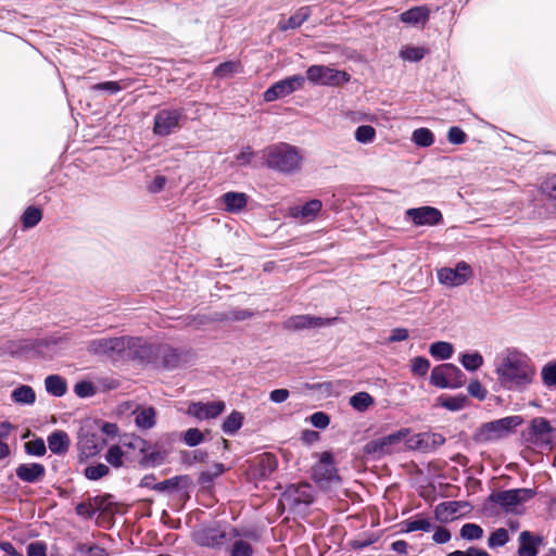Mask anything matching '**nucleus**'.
I'll return each mask as SVG.
<instances>
[{"label": "nucleus", "mask_w": 556, "mask_h": 556, "mask_svg": "<svg viewBox=\"0 0 556 556\" xmlns=\"http://www.w3.org/2000/svg\"><path fill=\"white\" fill-rule=\"evenodd\" d=\"M495 374L504 390L523 392L533 382L535 367L525 353L507 349L505 356L496 364Z\"/></svg>", "instance_id": "1"}, {"label": "nucleus", "mask_w": 556, "mask_h": 556, "mask_svg": "<svg viewBox=\"0 0 556 556\" xmlns=\"http://www.w3.org/2000/svg\"><path fill=\"white\" fill-rule=\"evenodd\" d=\"M267 168L283 175H293L301 169L302 155L296 147L279 142L266 147L263 151Z\"/></svg>", "instance_id": "2"}, {"label": "nucleus", "mask_w": 556, "mask_h": 556, "mask_svg": "<svg viewBox=\"0 0 556 556\" xmlns=\"http://www.w3.org/2000/svg\"><path fill=\"white\" fill-rule=\"evenodd\" d=\"M108 441L101 437V431L96 422L86 421L77 434V450L80 462H86L98 456L106 446Z\"/></svg>", "instance_id": "3"}, {"label": "nucleus", "mask_w": 556, "mask_h": 556, "mask_svg": "<svg viewBox=\"0 0 556 556\" xmlns=\"http://www.w3.org/2000/svg\"><path fill=\"white\" fill-rule=\"evenodd\" d=\"M523 422L519 415L507 416L493 421L482 424L473 434L477 443H488L500 440Z\"/></svg>", "instance_id": "4"}, {"label": "nucleus", "mask_w": 556, "mask_h": 556, "mask_svg": "<svg viewBox=\"0 0 556 556\" xmlns=\"http://www.w3.org/2000/svg\"><path fill=\"white\" fill-rule=\"evenodd\" d=\"M536 495L534 489L519 488L492 492L488 502L498 505L506 514H520L518 507Z\"/></svg>", "instance_id": "5"}, {"label": "nucleus", "mask_w": 556, "mask_h": 556, "mask_svg": "<svg viewBox=\"0 0 556 556\" xmlns=\"http://www.w3.org/2000/svg\"><path fill=\"white\" fill-rule=\"evenodd\" d=\"M125 339L126 336L93 339L88 342L87 351L97 357L118 363L125 361Z\"/></svg>", "instance_id": "6"}, {"label": "nucleus", "mask_w": 556, "mask_h": 556, "mask_svg": "<svg viewBox=\"0 0 556 556\" xmlns=\"http://www.w3.org/2000/svg\"><path fill=\"white\" fill-rule=\"evenodd\" d=\"M554 431L548 419L545 417H534L529 426L522 430L521 439L525 443L541 448H552L553 440L551 433Z\"/></svg>", "instance_id": "7"}, {"label": "nucleus", "mask_w": 556, "mask_h": 556, "mask_svg": "<svg viewBox=\"0 0 556 556\" xmlns=\"http://www.w3.org/2000/svg\"><path fill=\"white\" fill-rule=\"evenodd\" d=\"M429 381L440 389H458L466 383V375L452 363H444L431 370Z\"/></svg>", "instance_id": "8"}, {"label": "nucleus", "mask_w": 556, "mask_h": 556, "mask_svg": "<svg viewBox=\"0 0 556 556\" xmlns=\"http://www.w3.org/2000/svg\"><path fill=\"white\" fill-rule=\"evenodd\" d=\"M408 434V428H401L391 434L371 440L364 445V453L372 458L390 455L396 451L399 444L406 440Z\"/></svg>", "instance_id": "9"}, {"label": "nucleus", "mask_w": 556, "mask_h": 556, "mask_svg": "<svg viewBox=\"0 0 556 556\" xmlns=\"http://www.w3.org/2000/svg\"><path fill=\"white\" fill-rule=\"evenodd\" d=\"M313 85L339 87L349 83L351 75L326 65H311L306 70V77Z\"/></svg>", "instance_id": "10"}, {"label": "nucleus", "mask_w": 556, "mask_h": 556, "mask_svg": "<svg viewBox=\"0 0 556 556\" xmlns=\"http://www.w3.org/2000/svg\"><path fill=\"white\" fill-rule=\"evenodd\" d=\"M156 344L148 343L139 337L126 336L125 361H136L141 365H152L155 362Z\"/></svg>", "instance_id": "11"}, {"label": "nucleus", "mask_w": 556, "mask_h": 556, "mask_svg": "<svg viewBox=\"0 0 556 556\" xmlns=\"http://www.w3.org/2000/svg\"><path fill=\"white\" fill-rule=\"evenodd\" d=\"M304 84L305 77L302 75L288 76L267 88L263 93V99L265 102H274L286 98L294 91L302 89Z\"/></svg>", "instance_id": "12"}, {"label": "nucleus", "mask_w": 556, "mask_h": 556, "mask_svg": "<svg viewBox=\"0 0 556 556\" xmlns=\"http://www.w3.org/2000/svg\"><path fill=\"white\" fill-rule=\"evenodd\" d=\"M54 343H55L54 340H50L47 338H40V339L22 338V339L9 340L5 343L4 350L11 356H24L29 353L39 354L42 352L43 349H47L51 344H54Z\"/></svg>", "instance_id": "13"}, {"label": "nucleus", "mask_w": 556, "mask_h": 556, "mask_svg": "<svg viewBox=\"0 0 556 556\" xmlns=\"http://www.w3.org/2000/svg\"><path fill=\"white\" fill-rule=\"evenodd\" d=\"M182 109H163L154 115L153 132L160 137H167L179 128L184 117Z\"/></svg>", "instance_id": "14"}, {"label": "nucleus", "mask_w": 556, "mask_h": 556, "mask_svg": "<svg viewBox=\"0 0 556 556\" xmlns=\"http://www.w3.org/2000/svg\"><path fill=\"white\" fill-rule=\"evenodd\" d=\"M186 362V354L182 350L173 348L166 343L156 344L155 362L153 367L165 370L179 368Z\"/></svg>", "instance_id": "15"}, {"label": "nucleus", "mask_w": 556, "mask_h": 556, "mask_svg": "<svg viewBox=\"0 0 556 556\" xmlns=\"http://www.w3.org/2000/svg\"><path fill=\"white\" fill-rule=\"evenodd\" d=\"M337 317L324 318L313 315H294L286 319L282 324V327L289 331H301L332 326L337 323Z\"/></svg>", "instance_id": "16"}, {"label": "nucleus", "mask_w": 556, "mask_h": 556, "mask_svg": "<svg viewBox=\"0 0 556 556\" xmlns=\"http://www.w3.org/2000/svg\"><path fill=\"white\" fill-rule=\"evenodd\" d=\"M471 276L472 269L465 261L458 262L454 268L442 267L437 273L439 282L448 287L462 286L466 283Z\"/></svg>", "instance_id": "17"}, {"label": "nucleus", "mask_w": 556, "mask_h": 556, "mask_svg": "<svg viewBox=\"0 0 556 556\" xmlns=\"http://www.w3.org/2000/svg\"><path fill=\"white\" fill-rule=\"evenodd\" d=\"M445 438L441 433L420 432L410 438H406L405 445L408 450L431 453L445 443Z\"/></svg>", "instance_id": "18"}, {"label": "nucleus", "mask_w": 556, "mask_h": 556, "mask_svg": "<svg viewBox=\"0 0 556 556\" xmlns=\"http://www.w3.org/2000/svg\"><path fill=\"white\" fill-rule=\"evenodd\" d=\"M405 214L415 226H437L443 223L441 211L433 206L408 208Z\"/></svg>", "instance_id": "19"}, {"label": "nucleus", "mask_w": 556, "mask_h": 556, "mask_svg": "<svg viewBox=\"0 0 556 556\" xmlns=\"http://www.w3.org/2000/svg\"><path fill=\"white\" fill-rule=\"evenodd\" d=\"M313 477L317 482H333L340 480L331 452L321 453L319 462L313 467Z\"/></svg>", "instance_id": "20"}, {"label": "nucleus", "mask_w": 556, "mask_h": 556, "mask_svg": "<svg viewBox=\"0 0 556 556\" xmlns=\"http://www.w3.org/2000/svg\"><path fill=\"white\" fill-rule=\"evenodd\" d=\"M225 407L223 401L192 402L188 406L187 413L199 420H206L218 417L225 410Z\"/></svg>", "instance_id": "21"}, {"label": "nucleus", "mask_w": 556, "mask_h": 556, "mask_svg": "<svg viewBox=\"0 0 556 556\" xmlns=\"http://www.w3.org/2000/svg\"><path fill=\"white\" fill-rule=\"evenodd\" d=\"M18 480L26 483H38L46 476V467L40 463H23L15 468Z\"/></svg>", "instance_id": "22"}, {"label": "nucleus", "mask_w": 556, "mask_h": 556, "mask_svg": "<svg viewBox=\"0 0 556 556\" xmlns=\"http://www.w3.org/2000/svg\"><path fill=\"white\" fill-rule=\"evenodd\" d=\"M226 533L216 528H203L194 532V542L204 547L216 548L223 545Z\"/></svg>", "instance_id": "23"}, {"label": "nucleus", "mask_w": 556, "mask_h": 556, "mask_svg": "<svg viewBox=\"0 0 556 556\" xmlns=\"http://www.w3.org/2000/svg\"><path fill=\"white\" fill-rule=\"evenodd\" d=\"M323 203L318 199H313L305 202L303 205H295L289 208V215L292 218L301 219L303 222L314 220L321 211Z\"/></svg>", "instance_id": "24"}, {"label": "nucleus", "mask_w": 556, "mask_h": 556, "mask_svg": "<svg viewBox=\"0 0 556 556\" xmlns=\"http://www.w3.org/2000/svg\"><path fill=\"white\" fill-rule=\"evenodd\" d=\"M518 542V556H536L543 538L526 530L519 534Z\"/></svg>", "instance_id": "25"}, {"label": "nucleus", "mask_w": 556, "mask_h": 556, "mask_svg": "<svg viewBox=\"0 0 556 556\" xmlns=\"http://www.w3.org/2000/svg\"><path fill=\"white\" fill-rule=\"evenodd\" d=\"M467 505V502L462 501L442 502L434 507V518L441 523H446L455 519L460 507Z\"/></svg>", "instance_id": "26"}, {"label": "nucleus", "mask_w": 556, "mask_h": 556, "mask_svg": "<svg viewBox=\"0 0 556 556\" xmlns=\"http://www.w3.org/2000/svg\"><path fill=\"white\" fill-rule=\"evenodd\" d=\"M48 448L55 455H64L68 452L71 440L63 430H55L47 438Z\"/></svg>", "instance_id": "27"}, {"label": "nucleus", "mask_w": 556, "mask_h": 556, "mask_svg": "<svg viewBox=\"0 0 556 556\" xmlns=\"http://www.w3.org/2000/svg\"><path fill=\"white\" fill-rule=\"evenodd\" d=\"M312 15L311 7H301L288 18L280 20L278 23V28L281 31H287L290 29H295L300 27L303 23H305L309 16Z\"/></svg>", "instance_id": "28"}, {"label": "nucleus", "mask_w": 556, "mask_h": 556, "mask_svg": "<svg viewBox=\"0 0 556 556\" xmlns=\"http://www.w3.org/2000/svg\"><path fill=\"white\" fill-rule=\"evenodd\" d=\"M430 16V10L426 5L414 7L409 10L404 11L400 15L401 22L408 25L425 24L428 22Z\"/></svg>", "instance_id": "29"}, {"label": "nucleus", "mask_w": 556, "mask_h": 556, "mask_svg": "<svg viewBox=\"0 0 556 556\" xmlns=\"http://www.w3.org/2000/svg\"><path fill=\"white\" fill-rule=\"evenodd\" d=\"M225 210L229 213H239L248 203V195L243 192L229 191L222 197Z\"/></svg>", "instance_id": "30"}, {"label": "nucleus", "mask_w": 556, "mask_h": 556, "mask_svg": "<svg viewBox=\"0 0 556 556\" xmlns=\"http://www.w3.org/2000/svg\"><path fill=\"white\" fill-rule=\"evenodd\" d=\"M142 457L139 460V464L143 468H154L161 466L166 458V451L160 448L157 445L154 448H150L147 452L141 453Z\"/></svg>", "instance_id": "31"}, {"label": "nucleus", "mask_w": 556, "mask_h": 556, "mask_svg": "<svg viewBox=\"0 0 556 556\" xmlns=\"http://www.w3.org/2000/svg\"><path fill=\"white\" fill-rule=\"evenodd\" d=\"M45 388L49 394L55 397L63 396L67 391L66 380L60 375H49L45 379Z\"/></svg>", "instance_id": "32"}, {"label": "nucleus", "mask_w": 556, "mask_h": 556, "mask_svg": "<svg viewBox=\"0 0 556 556\" xmlns=\"http://www.w3.org/2000/svg\"><path fill=\"white\" fill-rule=\"evenodd\" d=\"M254 312L250 309L243 308H233L227 312L215 313L213 320L215 321H243L245 319L252 318L254 316Z\"/></svg>", "instance_id": "33"}, {"label": "nucleus", "mask_w": 556, "mask_h": 556, "mask_svg": "<svg viewBox=\"0 0 556 556\" xmlns=\"http://www.w3.org/2000/svg\"><path fill=\"white\" fill-rule=\"evenodd\" d=\"M11 399L15 404L33 405L36 401V393L30 386L22 384L12 391Z\"/></svg>", "instance_id": "34"}, {"label": "nucleus", "mask_w": 556, "mask_h": 556, "mask_svg": "<svg viewBox=\"0 0 556 556\" xmlns=\"http://www.w3.org/2000/svg\"><path fill=\"white\" fill-rule=\"evenodd\" d=\"M257 471L262 478L269 477L278 467L277 457L270 453H264L257 458Z\"/></svg>", "instance_id": "35"}, {"label": "nucleus", "mask_w": 556, "mask_h": 556, "mask_svg": "<svg viewBox=\"0 0 556 556\" xmlns=\"http://www.w3.org/2000/svg\"><path fill=\"white\" fill-rule=\"evenodd\" d=\"M156 410L154 407L149 406L135 415V425L143 430L151 429L155 426Z\"/></svg>", "instance_id": "36"}, {"label": "nucleus", "mask_w": 556, "mask_h": 556, "mask_svg": "<svg viewBox=\"0 0 556 556\" xmlns=\"http://www.w3.org/2000/svg\"><path fill=\"white\" fill-rule=\"evenodd\" d=\"M430 355L439 361H446L453 356V344L446 341H435L429 346Z\"/></svg>", "instance_id": "37"}, {"label": "nucleus", "mask_w": 556, "mask_h": 556, "mask_svg": "<svg viewBox=\"0 0 556 556\" xmlns=\"http://www.w3.org/2000/svg\"><path fill=\"white\" fill-rule=\"evenodd\" d=\"M244 416L242 413L232 410L230 415L226 417L222 425V430L227 435L236 434L243 425Z\"/></svg>", "instance_id": "38"}, {"label": "nucleus", "mask_w": 556, "mask_h": 556, "mask_svg": "<svg viewBox=\"0 0 556 556\" xmlns=\"http://www.w3.org/2000/svg\"><path fill=\"white\" fill-rule=\"evenodd\" d=\"M467 396L465 394L457 395H441L438 401L439 404L451 412H458L463 409L467 403Z\"/></svg>", "instance_id": "39"}, {"label": "nucleus", "mask_w": 556, "mask_h": 556, "mask_svg": "<svg viewBox=\"0 0 556 556\" xmlns=\"http://www.w3.org/2000/svg\"><path fill=\"white\" fill-rule=\"evenodd\" d=\"M540 192L556 211V174L547 177L540 186Z\"/></svg>", "instance_id": "40"}, {"label": "nucleus", "mask_w": 556, "mask_h": 556, "mask_svg": "<svg viewBox=\"0 0 556 556\" xmlns=\"http://www.w3.org/2000/svg\"><path fill=\"white\" fill-rule=\"evenodd\" d=\"M374 404V397L367 392H357L350 397V405L357 412H366Z\"/></svg>", "instance_id": "41"}, {"label": "nucleus", "mask_w": 556, "mask_h": 556, "mask_svg": "<svg viewBox=\"0 0 556 556\" xmlns=\"http://www.w3.org/2000/svg\"><path fill=\"white\" fill-rule=\"evenodd\" d=\"M412 141L421 148H428L434 142V135L429 128H417L413 131Z\"/></svg>", "instance_id": "42"}, {"label": "nucleus", "mask_w": 556, "mask_h": 556, "mask_svg": "<svg viewBox=\"0 0 556 556\" xmlns=\"http://www.w3.org/2000/svg\"><path fill=\"white\" fill-rule=\"evenodd\" d=\"M459 362L468 371H476L483 365V356L479 352L463 353Z\"/></svg>", "instance_id": "43"}, {"label": "nucleus", "mask_w": 556, "mask_h": 556, "mask_svg": "<svg viewBox=\"0 0 556 556\" xmlns=\"http://www.w3.org/2000/svg\"><path fill=\"white\" fill-rule=\"evenodd\" d=\"M42 212L39 207L28 206L22 215V224L25 229L33 228L39 224Z\"/></svg>", "instance_id": "44"}, {"label": "nucleus", "mask_w": 556, "mask_h": 556, "mask_svg": "<svg viewBox=\"0 0 556 556\" xmlns=\"http://www.w3.org/2000/svg\"><path fill=\"white\" fill-rule=\"evenodd\" d=\"M24 451L28 456L42 457L47 453V445L42 438L36 437L24 444Z\"/></svg>", "instance_id": "45"}, {"label": "nucleus", "mask_w": 556, "mask_h": 556, "mask_svg": "<svg viewBox=\"0 0 556 556\" xmlns=\"http://www.w3.org/2000/svg\"><path fill=\"white\" fill-rule=\"evenodd\" d=\"M459 536L466 541H477L483 536V529L480 525L468 522L462 526Z\"/></svg>", "instance_id": "46"}, {"label": "nucleus", "mask_w": 556, "mask_h": 556, "mask_svg": "<svg viewBox=\"0 0 556 556\" xmlns=\"http://www.w3.org/2000/svg\"><path fill=\"white\" fill-rule=\"evenodd\" d=\"M509 542V533L505 528H497L488 539V547L491 549L503 547Z\"/></svg>", "instance_id": "47"}, {"label": "nucleus", "mask_w": 556, "mask_h": 556, "mask_svg": "<svg viewBox=\"0 0 556 556\" xmlns=\"http://www.w3.org/2000/svg\"><path fill=\"white\" fill-rule=\"evenodd\" d=\"M427 50L422 47L406 46L400 51V56L404 61L419 62L425 58Z\"/></svg>", "instance_id": "48"}, {"label": "nucleus", "mask_w": 556, "mask_h": 556, "mask_svg": "<svg viewBox=\"0 0 556 556\" xmlns=\"http://www.w3.org/2000/svg\"><path fill=\"white\" fill-rule=\"evenodd\" d=\"M226 467L222 463H216L211 469L204 470L199 476V482L201 484H211L217 477L224 473Z\"/></svg>", "instance_id": "49"}, {"label": "nucleus", "mask_w": 556, "mask_h": 556, "mask_svg": "<svg viewBox=\"0 0 556 556\" xmlns=\"http://www.w3.org/2000/svg\"><path fill=\"white\" fill-rule=\"evenodd\" d=\"M240 63L236 61H226L220 63L214 70V76L217 78H228L239 72Z\"/></svg>", "instance_id": "50"}, {"label": "nucleus", "mask_w": 556, "mask_h": 556, "mask_svg": "<svg viewBox=\"0 0 556 556\" xmlns=\"http://www.w3.org/2000/svg\"><path fill=\"white\" fill-rule=\"evenodd\" d=\"M110 468L102 464L98 463L96 465L87 466L84 470V475L88 480L97 481L109 475Z\"/></svg>", "instance_id": "51"}, {"label": "nucleus", "mask_w": 556, "mask_h": 556, "mask_svg": "<svg viewBox=\"0 0 556 556\" xmlns=\"http://www.w3.org/2000/svg\"><path fill=\"white\" fill-rule=\"evenodd\" d=\"M354 137L359 143H371L376 138V129L371 125H361L356 128Z\"/></svg>", "instance_id": "52"}, {"label": "nucleus", "mask_w": 556, "mask_h": 556, "mask_svg": "<svg viewBox=\"0 0 556 556\" xmlns=\"http://www.w3.org/2000/svg\"><path fill=\"white\" fill-rule=\"evenodd\" d=\"M124 452L122 447L117 444H114L109 447L105 454V460L114 468H121L124 465Z\"/></svg>", "instance_id": "53"}, {"label": "nucleus", "mask_w": 556, "mask_h": 556, "mask_svg": "<svg viewBox=\"0 0 556 556\" xmlns=\"http://www.w3.org/2000/svg\"><path fill=\"white\" fill-rule=\"evenodd\" d=\"M186 477L182 476H175L169 479L163 480L161 482H157L155 484V491L160 493H172L179 489L180 481L185 479Z\"/></svg>", "instance_id": "54"}, {"label": "nucleus", "mask_w": 556, "mask_h": 556, "mask_svg": "<svg viewBox=\"0 0 556 556\" xmlns=\"http://www.w3.org/2000/svg\"><path fill=\"white\" fill-rule=\"evenodd\" d=\"M430 369V362L424 356H416L410 361V371L413 375L424 377Z\"/></svg>", "instance_id": "55"}, {"label": "nucleus", "mask_w": 556, "mask_h": 556, "mask_svg": "<svg viewBox=\"0 0 556 556\" xmlns=\"http://www.w3.org/2000/svg\"><path fill=\"white\" fill-rule=\"evenodd\" d=\"M74 392L78 397L86 399L93 396L97 390L91 381L81 380L75 384Z\"/></svg>", "instance_id": "56"}, {"label": "nucleus", "mask_w": 556, "mask_h": 556, "mask_svg": "<svg viewBox=\"0 0 556 556\" xmlns=\"http://www.w3.org/2000/svg\"><path fill=\"white\" fill-rule=\"evenodd\" d=\"M378 541L375 533H364L362 536L354 539L350 542L353 549H364Z\"/></svg>", "instance_id": "57"}, {"label": "nucleus", "mask_w": 556, "mask_h": 556, "mask_svg": "<svg viewBox=\"0 0 556 556\" xmlns=\"http://www.w3.org/2000/svg\"><path fill=\"white\" fill-rule=\"evenodd\" d=\"M541 376L545 386L556 387V361L544 365L541 370Z\"/></svg>", "instance_id": "58"}, {"label": "nucleus", "mask_w": 556, "mask_h": 556, "mask_svg": "<svg viewBox=\"0 0 556 556\" xmlns=\"http://www.w3.org/2000/svg\"><path fill=\"white\" fill-rule=\"evenodd\" d=\"M123 445L128 448L138 450L140 454L151 448V443L138 435H132L129 441L124 440Z\"/></svg>", "instance_id": "59"}, {"label": "nucleus", "mask_w": 556, "mask_h": 556, "mask_svg": "<svg viewBox=\"0 0 556 556\" xmlns=\"http://www.w3.org/2000/svg\"><path fill=\"white\" fill-rule=\"evenodd\" d=\"M204 440L203 433L198 428H189L184 433V442L190 447H194Z\"/></svg>", "instance_id": "60"}, {"label": "nucleus", "mask_w": 556, "mask_h": 556, "mask_svg": "<svg viewBox=\"0 0 556 556\" xmlns=\"http://www.w3.org/2000/svg\"><path fill=\"white\" fill-rule=\"evenodd\" d=\"M231 556H253V547L243 540H237L231 547Z\"/></svg>", "instance_id": "61"}, {"label": "nucleus", "mask_w": 556, "mask_h": 556, "mask_svg": "<svg viewBox=\"0 0 556 556\" xmlns=\"http://www.w3.org/2000/svg\"><path fill=\"white\" fill-rule=\"evenodd\" d=\"M447 140L452 144H463L467 140V135L458 126H452L447 131Z\"/></svg>", "instance_id": "62"}, {"label": "nucleus", "mask_w": 556, "mask_h": 556, "mask_svg": "<svg viewBox=\"0 0 556 556\" xmlns=\"http://www.w3.org/2000/svg\"><path fill=\"white\" fill-rule=\"evenodd\" d=\"M446 556H491V555L483 548H479L476 546H469L465 551H460V549L453 551V552L446 554Z\"/></svg>", "instance_id": "63"}, {"label": "nucleus", "mask_w": 556, "mask_h": 556, "mask_svg": "<svg viewBox=\"0 0 556 556\" xmlns=\"http://www.w3.org/2000/svg\"><path fill=\"white\" fill-rule=\"evenodd\" d=\"M27 556H47V544L43 541H35L27 545Z\"/></svg>", "instance_id": "64"}]
</instances>
